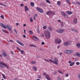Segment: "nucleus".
<instances>
[{
	"mask_svg": "<svg viewBox=\"0 0 80 80\" xmlns=\"http://www.w3.org/2000/svg\"><path fill=\"white\" fill-rule=\"evenodd\" d=\"M44 34L45 35V38L46 39H50L51 38V33L49 31L45 30Z\"/></svg>",
	"mask_w": 80,
	"mask_h": 80,
	"instance_id": "f257e3e1",
	"label": "nucleus"
},
{
	"mask_svg": "<svg viewBox=\"0 0 80 80\" xmlns=\"http://www.w3.org/2000/svg\"><path fill=\"white\" fill-rule=\"evenodd\" d=\"M54 61L52 60L51 59H49V61L52 62L53 64H56L57 65H58V59L57 58H54Z\"/></svg>",
	"mask_w": 80,
	"mask_h": 80,
	"instance_id": "f03ea898",
	"label": "nucleus"
},
{
	"mask_svg": "<svg viewBox=\"0 0 80 80\" xmlns=\"http://www.w3.org/2000/svg\"><path fill=\"white\" fill-rule=\"evenodd\" d=\"M3 66H4L6 67L7 68H9V66L7 65L6 64H5L4 63H3L2 62H0V68H4V67Z\"/></svg>",
	"mask_w": 80,
	"mask_h": 80,
	"instance_id": "7ed1b4c3",
	"label": "nucleus"
},
{
	"mask_svg": "<svg viewBox=\"0 0 80 80\" xmlns=\"http://www.w3.org/2000/svg\"><path fill=\"white\" fill-rule=\"evenodd\" d=\"M43 75L44 76H45L46 78L48 80H51V78L48 74H46V72L43 73Z\"/></svg>",
	"mask_w": 80,
	"mask_h": 80,
	"instance_id": "20e7f679",
	"label": "nucleus"
},
{
	"mask_svg": "<svg viewBox=\"0 0 80 80\" xmlns=\"http://www.w3.org/2000/svg\"><path fill=\"white\" fill-rule=\"evenodd\" d=\"M72 43L71 41H69L68 42H65L64 43V46L65 47H67L69 45H71Z\"/></svg>",
	"mask_w": 80,
	"mask_h": 80,
	"instance_id": "39448f33",
	"label": "nucleus"
},
{
	"mask_svg": "<svg viewBox=\"0 0 80 80\" xmlns=\"http://www.w3.org/2000/svg\"><path fill=\"white\" fill-rule=\"evenodd\" d=\"M65 52L68 54H71L74 52V51L72 50H66L65 51Z\"/></svg>",
	"mask_w": 80,
	"mask_h": 80,
	"instance_id": "423d86ee",
	"label": "nucleus"
},
{
	"mask_svg": "<svg viewBox=\"0 0 80 80\" xmlns=\"http://www.w3.org/2000/svg\"><path fill=\"white\" fill-rule=\"evenodd\" d=\"M47 14L48 15H53L55 14V13L54 12H52L51 11H49L46 12Z\"/></svg>",
	"mask_w": 80,
	"mask_h": 80,
	"instance_id": "0eeeda50",
	"label": "nucleus"
},
{
	"mask_svg": "<svg viewBox=\"0 0 80 80\" xmlns=\"http://www.w3.org/2000/svg\"><path fill=\"white\" fill-rule=\"evenodd\" d=\"M62 42L61 39H56L55 40V42L56 43L59 44Z\"/></svg>",
	"mask_w": 80,
	"mask_h": 80,
	"instance_id": "6e6552de",
	"label": "nucleus"
},
{
	"mask_svg": "<svg viewBox=\"0 0 80 80\" xmlns=\"http://www.w3.org/2000/svg\"><path fill=\"white\" fill-rule=\"evenodd\" d=\"M36 10L38 12H39L42 13L43 12V10L41 8H40L38 7L36 8Z\"/></svg>",
	"mask_w": 80,
	"mask_h": 80,
	"instance_id": "1a4fd4ad",
	"label": "nucleus"
},
{
	"mask_svg": "<svg viewBox=\"0 0 80 80\" xmlns=\"http://www.w3.org/2000/svg\"><path fill=\"white\" fill-rule=\"evenodd\" d=\"M61 14H62V15L64 17L66 18H68V16L67 14L65 13V12H62Z\"/></svg>",
	"mask_w": 80,
	"mask_h": 80,
	"instance_id": "9d476101",
	"label": "nucleus"
},
{
	"mask_svg": "<svg viewBox=\"0 0 80 80\" xmlns=\"http://www.w3.org/2000/svg\"><path fill=\"white\" fill-rule=\"evenodd\" d=\"M16 42H17V43H18V44H19L20 45H21V46H24V44L22 42L19 41L17 40Z\"/></svg>",
	"mask_w": 80,
	"mask_h": 80,
	"instance_id": "9b49d317",
	"label": "nucleus"
},
{
	"mask_svg": "<svg viewBox=\"0 0 80 80\" xmlns=\"http://www.w3.org/2000/svg\"><path fill=\"white\" fill-rule=\"evenodd\" d=\"M64 31V30L62 29H61L60 30H56V32H58V33H63Z\"/></svg>",
	"mask_w": 80,
	"mask_h": 80,
	"instance_id": "f8f14e48",
	"label": "nucleus"
},
{
	"mask_svg": "<svg viewBox=\"0 0 80 80\" xmlns=\"http://www.w3.org/2000/svg\"><path fill=\"white\" fill-rule=\"evenodd\" d=\"M0 26L2 27H3L4 28H7L6 26L2 23H0Z\"/></svg>",
	"mask_w": 80,
	"mask_h": 80,
	"instance_id": "ddd939ff",
	"label": "nucleus"
},
{
	"mask_svg": "<svg viewBox=\"0 0 80 80\" xmlns=\"http://www.w3.org/2000/svg\"><path fill=\"white\" fill-rule=\"evenodd\" d=\"M58 21L59 22H60V24H61V26H62V27H63L64 25H63V22L61 21L60 20H58Z\"/></svg>",
	"mask_w": 80,
	"mask_h": 80,
	"instance_id": "4468645a",
	"label": "nucleus"
},
{
	"mask_svg": "<svg viewBox=\"0 0 80 80\" xmlns=\"http://www.w3.org/2000/svg\"><path fill=\"white\" fill-rule=\"evenodd\" d=\"M6 28H8L10 31H11V30H12V28L10 25H7L6 26Z\"/></svg>",
	"mask_w": 80,
	"mask_h": 80,
	"instance_id": "2eb2a0df",
	"label": "nucleus"
},
{
	"mask_svg": "<svg viewBox=\"0 0 80 80\" xmlns=\"http://www.w3.org/2000/svg\"><path fill=\"white\" fill-rule=\"evenodd\" d=\"M7 54L6 52H3V56L4 57H7Z\"/></svg>",
	"mask_w": 80,
	"mask_h": 80,
	"instance_id": "dca6fc26",
	"label": "nucleus"
},
{
	"mask_svg": "<svg viewBox=\"0 0 80 80\" xmlns=\"http://www.w3.org/2000/svg\"><path fill=\"white\" fill-rule=\"evenodd\" d=\"M66 12L67 13V14L68 15H71L73 13L72 12H70L68 11H67Z\"/></svg>",
	"mask_w": 80,
	"mask_h": 80,
	"instance_id": "f3484780",
	"label": "nucleus"
},
{
	"mask_svg": "<svg viewBox=\"0 0 80 80\" xmlns=\"http://www.w3.org/2000/svg\"><path fill=\"white\" fill-rule=\"evenodd\" d=\"M76 46L78 48H80V44L79 43L76 44Z\"/></svg>",
	"mask_w": 80,
	"mask_h": 80,
	"instance_id": "a211bd4d",
	"label": "nucleus"
},
{
	"mask_svg": "<svg viewBox=\"0 0 80 80\" xmlns=\"http://www.w3.org/2000/svg\"><path fill=\"white\" fill-rule=\"evenodd\" d=\"M73 23L77 24V18L73 20Z\"/></svg>",
	"mask_w": 80,
	"mask_h": 80,
	"instance_id": "6ab92c4d",
	"label": "nucleus"
},
{
	"mask_svg": "<svg viewBox=\"0 0 80 80\" xmlns=\"http://www.w3.org/2000/svg\"><path fill=\"white\" fill-rule=\"evenodd\" d=\"M25 11H28L29 10V8H28V7L27 6H25Z\"/></svg>",
	"mask_w": 80,
	"mask_h": 80,
	"instance_id": "aec40b11",
	"label": "nucleus"
},
{
	"mask_svg": "<svg viewBox=\"0 0 80 80\" xmlns=\"http://www.w3.org/2000/svg\"><path fill=\"white\" fill-rule=\"evenodd\" d=\"M29 46V47H32L37 48V47L35 45H33L32 44H30Z\"/></svg>",
	"mask_w": 80,
	"mask_h": 80,
	"instance_id": "412c9836",
	"label": "nucleus"
},
{
	"mask_svg": "<svg viewBox=\"0 0 80 80\" xmlns=\"http://www.w3.org/2000/svg\"><path fill=\"white\" fill-rule=\"evenodd\" d=\"M32 68L35 71H37V68H36V67L35 66H33V67H32Z\"/></svg>",
	"mask_w": 80,
	"mask_h": 80,
	"instance_id": "4be33fe9",
	"label": "nucleus"
},
{
	"mask_svg": "<svg viewBox=\"0 0 80 80\" xmlns=\"http://www.w3.org/2000/svg\"><path fill=\"white\" fill-rule=\"evenodd\" d=\"M30 5L32 7H33L34 6L35 4L34 2H31L30 3Z\"/></svg>",
	"mask_w": 80,
	"mask_h": 80,
	"instance_id": "5701e85b",
	"label": "nucleus"
},
{
	"mask_svg": "<svg viewBox=\"0 0 80 80\" xmlns=\"http://www.w3.org/2000/svg\"><path fill=\"white\" fill-rule=\"evenodd\" d=\"M48 30H49V31H52V28L50 26L48 27Z\"/></svg>",
	"mask_w": 80,
	"mask_h": 80,
	"instance_id": "b1692460",
	"label": "nucleus"
},
{
	"mask_svg": "<svg viewBox=\"0 0 80 80\" xmlns=\"http://www.w3.org/2000/svg\"><path fill=\"white\" fill-rule=\"evenodd\" d=\"M75 63V62H72L70 64V66L71 67H72L73 65Z\"/></svg>",
	"mask_w": 80,
	"mask_h": 80,
	"instance_id": "393cba45",
	"label": "nucleus"
},
{
	"mask_svg": "<svg viewBox=\"0 0 80 80\" xmlns=\"http://www.w3.org/2000/svg\"><path fill=\"white\" fill-rule=\"evenodd\" d=\"M76 55L78 57H80V54L79 53V52H77L76 53Z\"/></svg>",
	"mask_w": 80,
	"mask_h": 80,
	"instance_id": "a878e982",
	"label": "nucleus"
},
{
	"mask_svg": "<svg viewBox=\"0 0 80 80\" xmlns=\"http://www.w3.org/2000/svg\"><path fill=\"white\" fill-rule=\"evenodd\" d=\"M2 77H3V78L4 79H7L6 78V76H5V75L4 74H2Z\"/></svg>",
	"mask_w": 80,
	"mask_h": 80,
	"instance_id": "bb28decb",
	"label": "nucleus"
},
{
	"mask_svg": "<svg viewBox=\"0 0 80 80\" xmlns=\"http://www.w3.org/2000/svg\"><path fill=\"white\" fill-rule=\"evenodd\" d=\"M66 1L68 4H69L71 3L70 1L69 0H66Z\"/></svg>",
	"mask_w": 80,
	"mask_h": 80,
	"instance_id": "cd10ccee",
	"label": "nucleus"
},
{
	"mask_svg": "<svg viewBox=\"0 0 80 80\" xmlns=\"http://www.w3.org/2000/svg\"><path fill=\"white\" fill-rule=\"evenodd\" d=\"M2 31L4 33H7V31L6 30H4V29H2Z\"/></svg>",
	"mask_w": 80,
	"mask_h": 80,
	"instance_id": "c85d7f7f",
	"label": "nucleus"
},
{
	"mask_svg": "<svg viewBox=\"0 0 80 80\" xmlns=\"http://www.w3.org/2000/svg\"><path fill=\"white\" fill-rule=\"evenodd\" d=\"M31 63L33 65L36 64V62L35 61H32L31 62Z\"/></svg>",
	"mask_w": 80,
	"mask_h": 80,
	"instance_id": "c756f323",
	"label": "nucleus"
},
{
	"mask_svg": "<svg viewBox=\"0 0 80 80\" xmlns=\"http://www.w3.org/2000/svg\"><path fill=\"white\" fill-rule=\"evenodd\" d=\"M46 1L47 2V3L51 4V2L49 0H46Z\"/></svg>",
	"mask_w": 80,
	"mask_h": 80,
	"instance_id": "7c9ffc66",
	"label": "nucleus"
},
{
	"mask_svg": "<svg viewBox=\"0 0 80 80\" xmlns=\"http://www.w3.org/2000/svg\"><path fill=\"white\" fill-rule=\"evenodd\" d=\"M57 4H58V5L60 6V4H61L60 2L59 1H58L57 3Z\"/></svg>",
	"mask_w": 80,
	"mask_h": 80,
	"instance_id": "2f4dec72",
	"label": "nucleus"
},
{
	"mask_svg": "<svg viewBox=\"0 0 80 80\" xmlns=\"http://www.w3.org/2000/svg\"><path fill=\"white\" fill-rule=\"evenodd\" d=\"M33 32H32L30 30L29 31V34L32 35V34H33Z\"/></svg>",
	"mask_w": 80,
	"mask_h": 80,
	"instance_id": "473e14b6",
	"label": "nucleus"
},
{
	"mask_svg": "<svg viewBox=\"0 0 80 80\" xmlns=\"http://www.w3.org/2000/svg\"><path fill=\"white\" fill-rule=\"evenodd\" d=\"M33 38H35V39H36L37 40H38V38L36 37L35 36H33Z\"/></svg>",
	"mask_w": 80,
	"mask_h": 80,
	"instance_id": "72a5a7b5",
	"label": "nucleus"
},
{
	"mask_svg": "<svg viewBox=\"0 0 80 80\" xmlns=\"http://www.w3.org/2000/svg\"><path fill=\"white\" fill-rule=\"evenodd\" d=\"M58 72L60 73L63 74V73L62 72L60 71V70H58Z\"/></svg>",
	"mask_w": 80,
	"mask_h": 80,
	"instance_id": "f704fd0d",
	"label": "nucleus"
},
{
	"mask_svg": "<svg viewBox=\"0 0 80 80\" xmlns=\"http://www.w3.org/2000/svg\"><path fill=\"white\" fill-rule=\"evenodd\" d=\"M24 51L23 50H20V52L21 54H23V53H24Z\"/></svg>",
	"mask_w": 80,
	"mask_h": 80,
	"instance_id": "c9c22d12",
	"label": "nucleus"
},
{
	"mask_svg": "<svg viewBox=\"0 0 80 80\" xmlns=\"http://www.w3.org/2000/svg\"><path fill=\"white\" fill-rule=\"evenodd\" d=\"M47 26H44L43 27V29H45V30L47 29Z\"/></svg>",
	"mask_w": 80,
	"mask_h": 80,
	"instance_id": "e433bc0d",
	"label": "nucleus"
},
{
	"mask_svg": "<svg viewBox=\"0 0 80 80\" xmlns=\"http://www.w3.org/2000/svg\"><path fill=\"white\" fill-rule=\"evenodd\" d=\"M78 77L79 80H80V73L78 74Z\"/></svg>",
	"mask_w": 80,
	"mask_h": 80,
	"instance_id": "4c0bfd02",
	"label": "nucleus"
},
{
	"mask_svg": "<svg viewBox=\"0 0 80 80\" xmlns=\"http://www.w3.org/2000/svg\"><path fill=\"white\" fill-rule=\"evenodd\" d=\"M30 21L31 22H33V20L32 19V18H30Z\"/></svg>",
	"mask_w": 80,
	"mask_h": 80,
	"instance_id": "58836bf2",
	"label": "nucleus"
},
{
	"mask_svg": "<svg viewBox=\"0 0 80 80\" xmlns=\"http://www.w3.org/2000/svg\"><path fill=\"white\" fill-rule=\"evenodd\" d=\"M16 48L17 49H18V51H21V50L18 47H17Z\"/></svg>",
	"mask_w": 80,
	"mask_h": 80,
	"instance_id": "ea45409f",
	"label": "nucleus"
},
{
	"mask_svg": "<svg viewBox=\"0 0 80 80\" xmlns=\"http://www.w3.org/2000/svg\"><path fill=\"white\" fill-rule=\"evenodd\" d=\"M57 80H62V79L60 77H58L57 78Z\"/></svg>",
	"mask_w": 80,
	"mask_h": 80,
	"instance_id": "a19ab883",
	"label": "nucleus"
},
{
	"mask_svg": "<svg viewBox=\"0 0 80 80\" xmlns=\"http://www.w3.org/2000/svg\"><path fill=\"white\" fill-rule=\"evenodd\" d=\"M76 64L77 65H79L80 64V62H76Z\"/></svg>",
	"mask_w": 80,
	"mask_h": 80,
	"instance_id": "79ce46f5",
	"label": "nucleus"
},
{
	"mask_svg": "<svg viewBox=\"0 0 80 80\" xmlns=\"http://www.w3.org/2000/svg\"><path fill=\"white\" fill-rule=\"evenodd\" d=\"M40 36L41 37H44V35L43 33H42L41 34V35Z\"/></svg>",
	"mask_w": 80,
	"mask_h": 80,
	"instance_id": "37998d69",
	"label": "nucleus"
},
{
	"mask_svg": "<svg viewBox=\"0 0 80 80\" xmlns=\"http://www.w3.org/2000/svg\"><path fill=\"white\" fill-rule=\"evenodd\" d=\"M66 77H68L69 74L68 73H66L65 74Z\"/></svg>",
	"mask_w": 80,
	"mask_h": 80,
	"instance_id": "c03bdc74",
	"label": "nucleus"
},
{
	"mask_svg": "<svg viewBox=\"0 0 80 80\" xmlns=\"http://www.w3.org/2000/svg\"><path fill=\"white\" fill-rule=\"evenodd\" d=\"M76 3L78 5H80V2L78 1Z\"/></svg>",
	"mask_w": 80,
	"mask_h": 80,
	"instance_id": "a18cd8bd",
	"label": "nucleus"
},
{
	"mask_svg": "<svg viewBox=\"0 0 80 80\" xmlns=\"http://www.w3.org/2000/svg\"><path fill=\"white\" fill-rule=\"evenodd\" d=\"M38 78H41V76L40 75H38Z\"/></svg>",
	"mask_w": 80,
	"mask_h": 80,
	"instance_id": "49530a36",
	"label": "nucleus"
},
{
	"mask_svg": "<svg viewBox=\"0 0 80 80\" xmlns=\"http://www.w3.org/2000/svg\"><path fill=\"white\" fill-rule=\"evenodd\" d=\"M44 60L48 62H49V61L47 60V59H44Z\"/></svg>",
	"mask_w": 80,
	"mask_h": 80,
	"instance_id": "de8ad7c7",
	"label": "nucleus"
},
{
	"mask_svg": "<svg viewBox=\"0 0 80 80\" xmlns=\"http://www.w3.org/2000/svg\"><path fill=\"white\" fill-rule=\"evenodd\" d=\"M0 17L1 18H2V19H4V16L2 15H1V16H0Z\"/></svg>",
	"mask_w": 80,
	"mask_h": 80,
	"instance_id": "09e8293b",
	"label": "nucleus"
},
{
	"mask_svg": "<svg viewBox=\"0 0 80 80\" xmlns=\"http://www.w3.org/2000/svg\"><path fill=\"white\" fill-rule=\"evenodd\" d=\"M45 44V42H42V45H44Z\"/></svg>",
	"mask_w": 80,
	"mask_h": 80,
	"instance_id": "8fccbe9b",
	"label": "nucleus"
},
{
	"mask_svg": "<svg viewBox=\"0 0 80 80\" xmlns=\"http://www.w3.org/2000/svg\"><path fill=\"white\" fill-rule=\"evenodd\" d=\"M9 58V56H7L6 58L7 59H8Z\"/></svg>",
	"mask_w": 80,
	"mask_h": 80,
	"instance_id": "3c124183",
	"label": "nucleus"
},
{
	"mask_svg": "<svg viewBox=\"0 0 80 80\" xmlns=\"http://www.w3.org/2000/svg\"><path fill=\"white\" fill-rule=\"evenodd\" d=\"M68 63L69 64L71 63H72V62L71 61H69Z\"/></svg>",
	"mask_w": 80,
	"mask_h": 80,
	"instance_id": "603ef678",
	"label": "nucleus"
},
{
	"mask_svg": "<svg viewBox=\"0 0 80 80\" xmlns=\"http://www.w3.org/2000/svg\"><path fill=\"white\" fill-rule=\"evenodd\" d=\"M20 6H21V7H23V6H24V5L23 4H20Z\"/></svg>",
	"mask_w": 80,
	"mask_h": 80,
	"instance_id": "864d4df0",
	"label": "nucleus"
},
{
	"mask_svg": "<svg viewBox=\"0 0 80 80\" xmlns=\"http://www.w3.org/2000/svg\"><path fill=\"white\" fill-rule=\"evenodd\" d=\"M75 32H78V30H76L75 29L74 30Z\"/></svg>",
	"mask_w": 80,
	"mask_h": 80,
	"instance_id": "5fc2aeb1",
	"label": "nucleus"
},
{
	"mask_svg": "<svg viewBox=\"0 0 80 80\" xmlns=\"http://www.w3.org/2000/svg\"><path fill=\"white\" fill-rule=\"evenodd\" d=\"M33 19L34 20H36V18L35 16L33 17Z\"/></svg>",
	"mask_w": 80,
	"mask_h": 80,
	"instance_id": "6e6d98bb",
	"label": "nucleus"
},
{
	"mask_svg": "<svg viewBox=\"0 0 80 80\" xmlns=\"http://www.w3.org/2000/svg\"><path fill=\"white\" fill-rule=\"evenodd\" d=\"M75 29H72V31L73 32H74L75 31Z\"/></svg>",
	"mask_w": 80,
	"mask_h": 80,
	"instance_id": "4d7b16f0",
	"label": "nucleus"
},
{
	"mask_svg": "<svg viewBox=\"0 0 80 80\" xmlns=\"http://www.w3.org/2000/svg\"><path fill=\"white\" fill-rule=\"evenodd\" d=\"M11 52L12 54V55H14L13 52H12V51H11Z\"/></svg>",
	"mask_w": 80,
	"mask_h": 80,
	"instance_id": "13d9d810",
	"label": "nucleus"
},
{
	"mask_svg": "<svg viewBox=\"0 0 80 80\" xmlns=\"http://www.w3.org/2000/svg\"><path fill=\"white\" fill-rule=\"evenodd\" d=\"M36 58H40V57L39 56H36Z\"/></svg>",
	"mask_w": 80,
	"mask_h": 80,
	"instance_id": "bf43d9fd",
	"label": "nucleus"
},
{
	"mask_svg": "<svg viewBox=\"0 0 80 80\" xmlns=\"http://www.w3.org/2000/svg\"><path fill=\"white\" fill-rule=\"evenodd\" d=\"M19 24V23L18 22H17L16 23V25H17V26H18Z\"/></svg>",
	"mask_w": 80,
	"mask_h": 80,
	"instance_id": "052dcab7",
	"label": "nucleus"
},
{
	"mask_svg": "<svg viewBox=\"0 0 80 80\" xmlns=\"http://www.w3.org/2000/svg\"><path fill=\"white\" fill-rule=\"evenodd\" d=\"M23 36L24 37V38H26V36L25 35H23Z\"/></svg>",
	"mask_w": 80,
	"mask_h": 80,
	"instance_id": "680f3d73",
	"label": "nucleus"
},
{
	"mask_svg": "<svg viewBox=\"0 0 80 80\" xmlns=\"http://www.w3.org/2000/svg\"><path fill=\"white\" fill-rule=\"evenodd\" d=\"M0 57L1 58H2V55L1 54H0Z\"/></svg>",
	"mask_w": 80,
	"mask_h": 80,
	"instance_id": "e2e57ef3",
	"label": "nucleus"
},
{
	"mask_svg": "<svg viewBox=\"0 0 80 80\" xmlns=\"http://www.w3.org/2000/svg\"><path fill=\"white\" fill-rule=\"evenodd\" d=\"M14 80H18V79L17 78H14Z\"/></svg>",
	"mask_w": 80,
	"mask_h": 80,
	"instance_id": "0e129e2a",
	"label": "nucleus"
},
{
	"mask_svg": "<svg viewBox=\"0 0 80 80\" xmlns=\"http://www.w3.org/2000/svg\"><path fill=\"white\" fill-rule=\"evenodd\" d=\"M0 5H1L2 6H4V5L3 4H2V3H0Z\"/></svg>",
	"mask_w": 80,
	"mask_h": 80,
	"instance_id": "69168bd1",
	"label": "nucleus"
},
{
	"mask_svg": "<svg viewBox=\"0 0 80 80\" xmlns=\"http://www.w3.org/2000/svg\"><path fill=\"white\" fill-rule=\"evenodd\" d=\"M34 17H37V14H35V15H34Z\"/></svg>",
	"mask_w": 80,
	"mask_h": 80,
	"instance_id": "338daca9",
	"label": "nucleus"
},
{
	"mask_svg": "<svg viewBox=\"0 0 80 80\" xmlns=\"http://www.w3.org/2000/svg\"><path fill=\"white\" fill-rule=\"evenodd\" d=\"M26 24H24L23 25V27H25V26H26Z\"/></svg>",
	"mask_w": 80,
	"mask_h": 80,
	"instance_id": "774afa93",
	"label": "nucleus"
}]
</instances>
